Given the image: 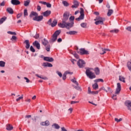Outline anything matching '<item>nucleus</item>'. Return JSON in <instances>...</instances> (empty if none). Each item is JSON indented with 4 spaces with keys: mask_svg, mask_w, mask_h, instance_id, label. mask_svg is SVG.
<instances>
[{
    "mask_svg": "<svg viewBox=\"0 0 131 131\" xmlns=\"http://www.w3.org/2000/svg\"><path fill=\"white\" fill-rule=\"evenodd\" d=\"M68 19H69V14L66 12L63 14L62 23L58 24L59 27H60V28H67V29H70V28L73 27V23H67Z\"/></svg>",
    "mask_w": 131,
    "mask_h": 131,
    "instance_id": "1",
    "label": "nucleus"
},
{
    "mask_svg": "<svg viewBox=\"0 0 131 131\" xmlns=\"http://www.w3.org/2000/svg\"><path fill=\"white\" fill-rule=\"evenodd\" d=\"M91 70H93V69L89 68L86 70L85 74L90 79H93V78H96V75Z\"/></svg>",
    "mask_w": 131,
    "mask_h": 131,
    "instance_id": "2",
    "label": "nucleus"
},
{
    "mask_svg": "<svg viewBox=\"0 0 131 131\" xmlns=\"http://www.w3.org/2000/svg\"><path fill=\"white\" fill-rule=\"evenodd\" d=\"M95 21L96 25H103L104 21H105V18H103L102 17L97 16L96 18L94 19Z\"/></svg>",
    "mask_w": 131,
    "mask_h": 131,
    "instance_id": "3",
    "label": "nucleus"
},
{
    "mask_svg": "<svg viewBox=\"0 0 131 131\" xmlns=\"http://www.w3.org/2000/svg\"><path fill=\"white\" fill-rule=\"evenodd\" d=\"M117 88L116 89L115 94L113 95L112 97V99H113V100H117V98H116V95H119V93H120V91H121V85L120 84V83H117Z\"/></svg>",
    "mask_w": 131,
    "mask_h": 131,
    "instance_id": "4",
    "label": "nucleus"
},
{
    "mask_svg": "<svg viewBox=\"0 0 131 131\" xmlns=\"http://www.w3.org/2000/svg\"><path fill=\"white\" fill-rule=\"evenodd\" d=\"M60 33H61V30H57L54 32L52 36V39H51L52 41L53 42H55L56 40H57V38L59 35H60Z\"/></svg>",
    "mask_w": 131,
    "mask_h": 131,
    "instance_id": "5",
    "label": "nucleus"
},
{
    "mask_svg": "<svg viewBox=\"0 0 131 131\" xmlns=\"http://www.w3.org/2000/svg\"><path fill=\"white\" fill-rule=\"evenodd\" d=\"M80 15L79 17L76 18V20L77 21H80V20H83L84 19V12L83 11V9L80 8Z\"/></svg>",
    "mask_w": 131,
    "mask_h": 131,
    "instance_id": "6",
    "label": "nucleus"
},
{
    "mask_svg": "<svg viewBox=\"0 0 131 131\" xmlns=\"http://www.w3.org/2000/svg\"><path fill=\"white\" fill-rule=\"evenodd\" d=\"M77 64L79 67V68H83V67H84V65H85V62H84L83 60L79 59L77 62Z\"/></svg>",
    "mask_w": 131,
    "mask_h": 131,
    "instance_id": "7",
    "label": "nucleus"
},
{
    "mask_svg": "<svg viewBox=\"0 0 131 131\" xmlns=\"http://www.w3.org/2000/svg\"><path fill=\"white\" fill-rule=\"evenodd\" d=\"M102 90L104 91L106 93H108V92H110V91H111V88L109 86H103L99 90V92Z\"/></svg>",
    "mask_w": 131,
    "mask_h": 131,
    "instance_id": "8",
    "label": "nucleus"
},
{
    "mask_svg": "<svg viewBox=\"0 0 131 131\" xmlns=\"http://www.w3.org/2000/svg\"><path fill=\"white\" fill-rule=\"evenodd\" d=\"M79 54H80V55H89L90 53L89 51L85 50L84 48H81L79 49Z\"/></svg>",
    "mask_w": 131,
    "mask_h": 131,
    "instance_id": "9",
    "label": "nucleus"
},
{
    "mask_svg": "<svg viewBox=\"0 0 131 131\" xmlns=\"http://www.w3.org/2000/svg\"><path fill=\"white\" fill-rule=\"evenodd\" d=\"M43 19V16L42 15L37 16L33 18L34 21H37V22H39L41 21Z\"/></svg>",
    "mask_w": 131,
    "mask_h": 131,
    "instance_id": "10",
    "label": "nucleus"
},
{
    "mask_svg": "<svg viewBox=\"0 0 131 131\" xmlns=\"http://www.w3.org/2000/svg\"><path fill=\"white\" fill-rule=\"evenodd\" d=\"M32 45L33 46H34V47H36L37 50L40 49V44L39 43V42H38L37 40H35L34 42H33Z\"/></svg>",
    "mask_w": 131,
    "mask_h": 131,
    "instance_id": "11",
    "label": "nucleus"
},
{
    "mask_svg": "<svg viewBox=\"0 0 131 131\" xmlns=\"http://www.w3.org/2000/svg\"><path fill=\"white\" fill-rule=\"evenodd\" d=\"M44 61H47V62H54V58L51 57H44Z\"/></svg>",
    "mask_w": 131,
    "mask_h": 131,
    "instance_id": "12",
    "label": "nucleus"
},
{
    "mask_svg": "<svg viewBox=\"0 0 131 131\" xmlns=\"http://www.w3.org/2000/svg\"><path fill=\"white\" fill-rule=\"evenodd\" d=\"M11 3L13 6H18V5L21 4V2L19 0H11Z\"/></svg>",
    "mask_w": 131,
    "mask_h": 131,
    "instance_id": "13",
    "label": "nucleus"
},
{
    "mask_svg": "<svg viewBox=\"0 0 131 131\" xmlns=\"http://www.w3.org/2000/svg\"><path fill=\"white\" fill-rule=\"evenodd\" d=\"M51 13H52L51 10H47L46 11L43 12V16L44 17H49V16L51 15Z\"/></svg>",
    "mask_w": 131,
    "mask_h": 131,
    "instance_id": "14",
    "label": "nucleus"
},
{
    "mask_svg": "<svg viewBox=\"0 0 131 131\" xmlns=\"http://www.w3.org/2000/svg\"><path fill=\"white\" fill-rule=\"evenodd\" d=\"M79 6V3L76 0L74 1V5L72 6V8H78V6Z\"/></svg>",
    "mask_w": 131,
    "mask_h": 131,
    "instance_id": "15",
    "label": "nucleus"
},
{
    "mask_svg": "<svg viewBox=\"0 0 131 131\" xmlns=\"http://www.w3.org/2000/svg\"><path fill=\"white\" fill-rule=\"evenodd\" d=\"M24 43H26V48L28 50L30 48V43L29 42V40H26L24 41Z\"/></svg>",
    "mask_w": 131,
    "mask_h": 131,
    "instance_id": "16",
    "label": "nucleus"
},
{
    "mask_svg": "<svg viewBox=\"0 0 131 131\" xmlns=\"http://www.w3.org/2000/svg\"><path fill=\"white\" fill-rule=\"evenodd\" d=\"M42 66H44V67H53V64L49 62H44Z\"/></svg>",
    "mask_w": 131,
    "mask_h": 131,
    "instance_id": "17",
    "label": "nucleus"
},
{
    "mask_svg": "<svg viewBox=\"0 0 131 131\" xmlns=\"http://www.w3.org/2000/svg\"><path fill=\"white\" fill-rule=\"evenodd\" d=\"M41 125L49 126L50 125V121L48 120L46 121L45 122H42L40 123Z\"/></svg>",
    "mask_w": 131,
    "mask_h": 131,
    "instance_id": "18",
    "label": "nucleus"
},
{
    "mask_svg": "<svg viewBox=\"0 0 131 131\" xmlns=\"http://www.w3.org/2000/svg\"><path fill=\"white\" fill-rule=\"evenodd\" d=\"M7 12H8V13H9V14H14V10H13V9L11 7L8 8L6 9Z\"/></svg>",
    "mask_w": 131,
    "mask_h": 131,
    "instance_id": "19",
    "label": "nucleus"
},
{
    "mask_svg": "<svg viewBox=\"0 0 131 131\" xmlns=\"http://www.w3.org/2000/svg\"><path fill=\"white\" fill-rule=\"evenodd\" d=\"M94 71L96 75H100V69L99 68H95L94 69Z\"/></svg>",
    "mask_w": 131,
    "mask_h": 131,
    "instance_id": "20",
    "label": "nucleus"
},
{
    "mask_svg": "<svg viewBox=\"0 0 131 131\" xmlns=\"http://www.w3.org/2000/svg\"><path fill=\"white\" fill-rule=\"evenodd\" d=\"M41 42L42 44H43V45L45 46V47H46V46H47V45L49 43V41L46 38H44L43 39L41 40Z\"/></svg>",
    "mask_w": 131,
    "mask_h": 131,
    "instance_id": "21",
    "label": "nucleus"
},
{
    "mask_svg": "<svg viewBox=\"0 0 131 131\" xmlns=\"http://www.w3.org/2000/svg\"><path fill=\"white\" fill-rule=\"evenodd\" d=\"M57 23H58V21H57V20L54 19L51 25V27H55V26H56L57 25Z\"/></svg>",
    "mask_w": 131,
    "mask_h": 131,
    "instance_id": "22",
    "label": "nucleus"
},
{
    "mask_svg": "<svg viewBox=\"0 0 131 131\" xmlns=\"http://www.w3.org/2000/svg\"><path fill=\"white\" fill-rule=\"evenodd\" d=\"M76 33H77V32L75 31H71L67 32V34H69L70 35H74V34H76Z\"/></svg>",
    "mask_w": 131,
    "mask_h": 131,
    "instance_id": "23",
    "label": "nucleus"
},
{
    "mask_svg": "<svg viewBox=\"0 0 131 131\" xmlns=\"http://www.w3.org/2000/svg\"><path fill=\"white\" fill-rule=\"evenodd\" d=\"M6 129L7 130H12V129H13V126L11 125L10 124L6 125Z\"/></svg>",
    "mask_w": 131,
    "mask_h": 131,
    "instance_id": "24",
    "label": "nucleus"
},
{
    "mask_svg": "<svg viewBox=\"0 0 131 131\" xmlns=\"http://www.w3.org/2000/svg\"><path fill=\"white\" fill-rule=\"evenodd\" d=\"M32 16H35V17H37V16H38V14L34 11H32L30 14V17L31 18L32 17Z\"/></svg>",
    "mask_w": 131,
    "mask_h": 131,
    "instance_id": "25",
    "label": "nucleus"
},
{
    "mask_svg": "<svg viewBox=\"0 0 131 131\" xmlns=\"http://www.w3.org/2000/svg\"><path fill=\"white\" fill-rule=\"evenodd\" d=\"M112 14H113V10L112 9H109L107 14V15L108 17H110V16H111L112 15Z\"/></svg>",
    "mask_w": 131,
    "mask_h": 131,
    "instance_id": "26",
    "label": "nucleus"
},
{
    "mask_svg": "<svg viewBox=\"0 0 131 131\" xmlns=\"http://www.w3.org/2000/svg\"><path fill=\"white\" fill-rule=\"evenodd\" d=\"M111 33H118L119 32V30L117 29H115L110 31Z\"/></svg>",
    "mask_w": 131,
    "mask_h": 131,
    "instance_id": "27",
    "label": "nucleus"
},
{
    "mask_svg": "<svg viewBox=\"0 0 131 131\" xmlns=\"http://www.w3.org/2000/svg\"><path fill=\"white\" fill-rule=\"evenodd\" d=\"M80 26L82 28H86V27H88V24H86V23H82L80 24Z\"/></svg>",
    "mask_w": 131,
    "mask_h": 131,
    "instance_id": "28",
    "label": "nucleus"
},
{
    "mask_svg": "<svg viewBox=\"0 0 131 131\" xmlns=\"http://www.w3.org/2000/svg\"><path fill=\"white\" fill-rule=\"evenodd\" d=\"M6 20H7V17H2L0 19V25H1V24H3L4 23V22H5V21H6Z\"/></svg>",
    "mask_w": 131,
    "mask_h": 131,
    "instance_id": "29",
    "label": "nucleus"
},
{
    "mask_svg": "<svg viewBox=\"0 0 131 131\" xmlns=\"http://www.w3.org/2000/svg\"><path fill=\"white\" fill-rule=\"evenodd\" d=\"M54 128H56V129H59V128H60V126L58 124L54 123L52 125V127H54Z\"/></svg>",
    "mask_w": 131,
    "mask_h": 131,
    "instance_id": "30",
    "label": "nucleus"
},
{
    "mask_svg": "<svg viewBox=\"0 0 131 131\" xmlns=\"http://www.w3.org/2000/svg\"><path fill=\"white\" fill-rule=\"evenodd\" d=\"M71 81L73 82L74 83H75L76 85H79L78 82L76 81V79L75 78H74L71 80Z\"/></svg>",
    "mask_w": 131,
    "mask_h": 131,
    "instance_id": "31",
    "label": "nucleus"
},
{
    "mask_svg": "<svg viewBox=\"0 0 131 131\" xmlns=\"http://www.w3.org/2000/svg\"><path fill=\"white\" fill-rule=\"evenodd\" d=\"M119 79L120 81H122L124 83L125 82V80H124L125 79L124 77L121 76H119Z\"/></svg>",
    "mask_w": 131,
    "mask_h": 131,
    "instance_id": "32",
    "label": "nucleus"
},
{
    "mask_svg": "<svg viewBox=\"0 0 131 131\" xmlns=\"http://www.w3.org/2000/svg\"><path fill=\"white\" fill-rule=\"evenodd\" d=\"M30 3V1H29V0H27L26 1H25L24 2V4L25 7H27L28 6H29Z\"/></svg>",
    "mask_w": 131,
    "mask_h": 131,
    "instance_id": "33",
    "label": "nucleus"
},
{
    "mask_svg": "<svg viewBox=\"0 0 131 131\" xmlns=\"http://www.w3.org/2000/svg\"><path fill=\"white\" fill-rule=\"evenodd\" d=\"M6 62L3 61H0V67H5Z\"/></svg>",
    "mask_w": 131,
    "mask_h": 131,
    "instance_id": "34",
    "label": "nucleus"
},
{
    "mask_svg": "<svg viewBox=\"0 0 131 131\" xmlns=\"http://www.w3.org/2000/svg\"><path fill=\"white\" fill-rule=\"evenodd\" d=\"M93 88L94 90H97V89H99V85L97 83H95L93 85Z\"/></svg>",
    "mask_w": 131,
    "mask_h": 131,
    "instance_id": "35",
    "label": "nucleus"
},
{
    "mask_svg": "<svg viewBox=\"0 0 131 131\" xmlns=\"http://www.w3.org/2000/svg\"><path fill=\"white\" fill-rule=\"evenodd\" d=\"M95 82H104V80L103 79H97L95 80Z\"/></svg>",
    "mask_w": 131,
    "mask_h": 131,
    "instance_id": "36",
    "label": "nucleus"
},
{
    "mask_svg": "<svg viewBox=\"0 0 131 131\" xmlns=\"http://www.w3.org/2000/svg\"><path fill=\"white\" fill-rule=\"evenodd\" d=\"M62 4L65 7H68L69 6V4L66 1H63Z\"/></svg>",
    "mask_w": 131,
    "mask_h": 131,
    "instance_id": "37",
    "label": "nucleus"
},
{
    "mask_svg": "<svg viewBox=\"0 0 131 131\" xmlns=\"http://www.w3.org/2000/svg\"><path fill=\"white\" fill-rule=\"evenodd\" d=\"M7 33H8V34H11L12 35H16L17 34L16 33V32H11V31L7 32Z\"/></svg>",
    "mask_w": 131,
    "mask_h": 131,
    "instance_id": "38",
    "label": "nucleus"
},
{
    "mask_svg": "<svg viewBox=\"0 0 131 131\" xmlns=\"http://www.w3.org/2000/svg\"><path fill=\"white\" fill-rule=\"evenodd\" d=\"M74 89H75V90H77V91H81V88H80V87H79V86L77 85V86H74Z\"/></svg>",
    "mask_w": 131,
    "mask_h": 131,
    "instance_id": "39",
    "label": "nucleus"
},
{
    "mask_svg": "<svg viewBox=\"0 0 131 131\" xmlns=\"http://www.w3.org/2000/svg\"><path fill=\"white\" fill-rule=\"evenodd\" d=\"M115 121L116 122H120V121H122V118H120L119 119H118V118H115Z\"/></svg>",
    "mask_w": 131,
    "mask_h": 131,
    "instance_id": "40",
    "label": "nucleus"
},
{
    "mask_svg": "<svg viewBox=\"0 0 131 131\" xmlns=\"http://www.w3.org/2000/svg\"><path fill=\"white\" fill-rule=\"evenodd\" d=\"M30 51L32 52L33 53H35V49L33 48V46H31L30 48Z\"/></svg>",
    "mask_w": 131,
    "mask_h": 131,
    "instance_id": "41",
    "label": "nucleus"
},
{
    "mask_svg": "<svg viewBox=\"0 0 131 131\" xmlns=\"http://www.w3.org/2000/svg\"><path fill=\"white\" fill-rule=\"evenodd\" d=\"M64 74L67 75V74H70V75L73 74V72H71L69 71H67L64 72Z\"/></svg>",
    "mask_w": 131,
    "mask_h": 131,
    "instance_id": "42",
    "label": "nucleus"
},
{
    "mask_svg": "<svg viewBox=\"0 0 131 131\" xmlns=\"http://www.w3.org/2000/svg\"><path fill=\"white\" fill-rule=\"evenodd\" d=\"M56 73L57 74H58L59 77H62V76H63V75L62 74V73L58 71H56Z\"/></svg>",
    "mask_w": 131,
    "mask_h": 131,
    "instance_id": "43",
    "label": "nucleus"
},
{
    "mask_svg": "<svg viewBox=\"0 0 131 131\" xmlns=\"http://www.w3.org/2000/svg\"><path fill=\"white\" fill-rule=\"evenodd\" d=\"M50 49H51V46L50 45L47 46L46 48V50L47 52H50Z\"/></svg>",
    "mask_w": 131,
    "mask_h": 131,
    "instance_id": "44",
    "label": "nucleus"
},
{
    "mask_svg": "<svg viewBox=\"0 0 131 131\" xmlns=\"http://www.w3.org/2000/svg\"><path fill=\"white\" fill-rule=\"evenodd\" d=\"M24 14L25 17L26 16H28V12H27V9H25L24 10Z\"/></svg>",
    "mask_w": 131,
    "mask_h": 131,
    "instance_id": "45",
    "label": "nucleus"
},
{
    "mask_svg": "<svg viewBox=\"0 0 131 131\" xmlns=\"http://www.w3.org/2000/svg\"><path fill=\"white\" fill-rule=\"evenodd\" d=\"M24 79H25L26 80V82H27L28 83L30 82V80H29V79H28V78L25 77Z\"/></svg>",
    "mask_w": 131,
    "mask_h": 131,
    "instance_id": "46",
    "label": "nucleus"
},
{
    "mask_svg": "<svg viewBox=\"0 0 131 131\" xmlns=\"http://www.w3.org/2000/svg\"><path fill=\"white\" fill-rule=\"evenodd\" d=\"M47 24H48V25H52V18H50L49 21L47 23Z\"/></svg>",
    "mask_w": 131,
    "mask_h": 131,
    "instance_id": "47",
    "label": "nucleus"
},
{
    "mask_svg": "<svg viewBox=\"0 0 131 131\" xmlns=\"http://www.w3.org/2000/svg\"><path fill=\"white\" fill-rule=\"evenodd\" d=\"M46 6L47 8H52V4L50 3H47Z\"/></svg>",
    "mask_w": 131,
    "mask_h": 131,
    "instance_id": "48",
    "label": "nucleus"
},
{
    "mask_svg": "<svg viewBox=\"0 0 131 131\" xmlns=\"http://www.w3.org/2000/svg\"><path fill=\"white\" fill-rule=\"evenodd\" d=\"M37 11L40 12V11L41 10V7L39 5H38L37 6Z\"/></svg>",
    "mask_w": 131,
    "mask_h": 131,
    "instance_id": "49",
    "label": "nucleus"
},
{
    "mask_svg": "<svg viewBox=\"0 0 131 131\" xmlns=\"http://www.w3.org/2000/svg\"><path fill=\"white\" fill-rule=\"evenodd\" d=\"M92 95H93V94H95V95H97V94H99V91H92L91 92Z\"/></svg>",
    "mask_w": 131,
    "mask_h": 131,
    "instance_id": "50",
    "label": "nucleus"
},
{
    "mask_svg": "<svg viewBox=\"0 0 131 131\" xmlns=\"http://www.w3.org/2000/svg\"><path fill=\"white\" fill-rule=\"evenodd\" d=\"M5 5H6V2L3 1L2 3H1L0 5L1 7H4Z\"/></svg>",
    "mask_w": 131,
    "mask_h": 131,
    "instance_id": "51",
    "label": "nucleus"
},
{
    "mask_svg": "<svg viewBox=\"0 0 131 131\" xmlns=\"http://www.w3.org/2000/svg\"><path fill=\"white\" fill-rule=\"evenodd\" d=\"M67 75L66 74H65V73L63 74V76H62V79L63 80H65V79H66V76Z\"/></svg>",
    "mask_w": 131,
    "mask_h": 131,
    "instance_id": "52",
    "label": "nucleus"
},
{
    "mask_svg": "<svg viewBox=\"0 0 131 131\" xmlns=\"http://www.w3.org/2000/svg\"><path fill=\"white\" fill-rule=\"evenodd\" d=\"M21 99H23V96L20 97L16 99V102H19L21 100Z\"/></svg>",
    "mask_w": 131,
    "mask_h": 131,
    "instance_id": "53",
    "label": "nucleus"
},
{
    "mask_svg": "<svg viewBox=\"0 0 131 131\" xmlns=\"http://www.w3.org/2000/svg\"><path fill=\"white\" fill-rule=\"evenodd\" d=\"M74 56L75 58H76V59H79V56L77 55V54L76 53L74 54Z\"/></svg>",
    "mask_w": 131,
    "mask_h": 131,
    "instance_id": "54",
    "label": "nucleus"
},
{
    "mask_svg": "<svg viewBox=\"0 0 131 131\" xmlns=\"http://www.w3.org/2000/svg\"><path fill=\"white\" fill-rule=\"evenodd\" d=\"M126 30H128V31H130L131 32V26L130 27H127L125 28Z\"/></svg>",
    "mask_w": 131,
    "mask_h": 131,
    "instance_id": "55",
    "label": "nucleus"
},
{
    "mask_svg": "<svg viewBox=\"0 0 131 131\" xmlns=\"http://www.w3.org/2000/svg\"><path fill=\"white\" fill-rule=\"evenodd\" d=\"M35 39H37L39 37V35L38 34H36L35 36H34Z\"/></svg>",
    "mask_w": 131,
    "mask_h": 131,
    "instance_id": "56",
    "label": "nucleus"
},
{
    "mask_svg": "<svg viewBox=\"0 0 131 131\" xmlns=\"http://www.w3.org/2000/svg\"><path fill=\"white\" fill-rule=\"evenodd\" d=\"M102 53H100V54L101 55H104V54H106V50H105V49H102Z\"/></svg>",
    "mask_w": 131,
    "mask_h": 131,
    "instance_id": "57",
    "label": "nucleus"
},
{
    "mask_svg": "<svg viewBox=\"0 0 131 131\" xmlns=\"http://www.w3.org/2000/svg\"><path fill=\"white\" fill-rule=\"evenodd\" d=\"M11 39H13V40H16L17 39V37L16 36H12V38Z\"/></svg>",
    "mask_w": 131,
    "mask_h": 131,
    "instance_id": "58",
    "label": "nucleus"
},
{
    "mask_svg": "<svg viewBox=\"0 0 131 131\" xmlns=\"http://www.w3.org/2000/svg\"><path fill=\"white\" fill-rule=\"evenodd\" d=\"M21 16H22V13H19L17 15L16 17L17 19H18V18H20Z\"/></svg>",
    "mask_w": 131,
    "mask_h": 131,
    "instance_id": "59",
    "label": "nucleus"
},
{
    "mask_svg": "<svg viewBox=\"0 0 131 131\" xmlns=\"http://www.w3.org/2000/svg\"><path fill=\"white\" fill-rule=\"evenodd\" d=\"M76 103H79V102L78 101H71V105H72L73 104H76Z\"/></svg>",
    "mask_w": 131,
    "mask_h": 131,
    "instance_id": "60",
    "label": "nucleus"
},
{
    "mask_svg": "<svg viewBox=\"0 0 131 131\" xmlns=\"http://www.w3.org/2000/svg\"><path fill=\"white\" fill-rule=\"evenodd\" d=\"M71 62H72V63L73 64H75V62H76V60L75 59H72L71 60Z\"/></svg>",
    "mask_w": 131,
    "mask_h": 131,
    "instance_id": "61",
    "label": "nucleus"
},
{
    "mask_svg": "<svg viewBox=\"0 0 131 131\" xmlns=\"http://www.w3.org/2000/svg\"><path fill=\"white\" fill-rule=\"evenodd\" d=\"M62 41V38H59L57 39V42H61Z\"/></svg>",
    "mask_w": 131,
    "mask_h": 131,
    "instance_id": "62",
    "label": "nucleus"
},
{
    "mask_svg": "<svg viewBox=\"0 0 131 131\" xmlns=\"http://www.w3.org/2000/svg\"><path fill=\"white\" fill-rule=\"evenodd\" d=\"M70 20L73 21V20H74V16H70Z\"/></svg>",
    "mask_w": 131,
    "mask_h": 131,
    "instance_id": "63",
    "label": "nucleus"
},
{
    "mask_svg": "<svg viewBox=\"0 0 131 131\" xmlns=\"http://www.w3.org/2000/svg\"><path fill=\"white\" fill-rule=\"evenodd\" d=\"M61 131H68V130L65 128V127H61Z\"/></svg>",
    "mask_w": 131,
    "mask_h": 131,
    "instance_id": "64",
    "label": "nucleus"
}]
</instances>
